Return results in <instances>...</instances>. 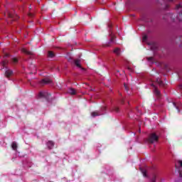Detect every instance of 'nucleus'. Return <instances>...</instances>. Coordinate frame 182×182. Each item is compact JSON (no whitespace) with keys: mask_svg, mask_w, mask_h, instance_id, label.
<instances>
[{"mask_svg":"<svg viewBox=\"0 0 182 182\" xmlns=\"http://www.w3.org/2000/svg\"><path fill=\"white\" fill-rule=\"evenodd\" d=\"M147 143L149 144H153L154 143H157L159 141V136L156 133H151L149 135L148 138L146 139Z\"/></svg>","mask_w":182,"mask_h":182,"instance_id":"1","label":"nucleus"},{"mask_svg":"<svg viewBox=\"0 0 182 182\" xmlns=\"http://www.w3.org/2000/svg\"><path fill=\"white\" fill-rule=\"evenodd\" d=\"M14 75V70L8 68V67H6L4 76L7 77V79H9L12 75Z\"/></svg>","mask_w":182,"mask_h":182,"instance_id":"2","label":"nucleus"},{"mask_svg":"<svg viewBox=\"0 0 182 182\" xmlns=\"http://www.w3.org/2000/svg\"><path fill=\"white\" fill-rule=\"evenodd\" d=\"M5 16H7L9 19H11V21H16V19L18 18V16L12 14L9 11L5 13Z\"/></svg>","mask_w":182,"mask_h":182,"instance_id":"3","label":"nucleus"},{"mask_svg":"<svg viewBox=\"0 0 182 182\" xmlns=\"http://www.w3.org/2000/svg\"><path fill=\"white\" fill-rule=\"evenodd\" d=\"M39 97H44L46 100H49V97H50V94L46 92H40L38 94Z\"/></svg>","mask_w":182,"mask_h":182,"instance_id":"4","label":"nucleus"},{"mask_svg":"<svg viewBox=\"0 0 182 182\" xmlns=\"http://www.w3.org/2000/svg\"><path fill=\"white\" fill-rule=\"evenodd\" d=\"M49 83H52V80L49 78H44L40 81V85L43 86L44 85H49Z\"/></svg>","mask_w":182,"mask_h":182,"instance_id":"5","label":"nucleus"},{"mask_svg":"<svg viewBox=\"0 0 182 182\" xmlns=\"http://www.w3.org/2000/svg\"><path fill=\"white\" fill-rule=\"evenodd\" d=\"M46 144L49 150H52L55 146V142H53V141H48Z\"/></svg>","mask_w":182,"mask_h":182,"instance_id":"6","label":"nucleus"},{"mask_svg":"<svg viewBox=\"0 0 182 182\" xmlns=\"http://www.w3.org/2000/svg\"><path fill=\"white\" fill-rule=\"evenodd\" d=\"M114 39H116V36L111 34V38H110L109 42L107 45H105V46H110L111 43H114Z\"/></svg>","mask_w":182,"mask_h":182,"instance_id":"7","label":"nucleus"},{"mask_svg":"<svg viewBox=\"0 0 182 182\" xmlns=\"http://www.w3.org/2000/svg\"><path fill=\"white\" fill-rule=\"evenodd\" d=\"M21 52L23 53H26V55H33V53L32 51H29L28 50H26V48H22L21 49Z\"/></svg>","mask_w":182,"mask_h":182,"instance_id":"8","label":"nucleus"},{"mask_svg":"<svg viewBox=\"0 0 182 182\" xmlns=\"http://www.w3.org/2000/svg\"><path fill=\"white\" fill-rule=\"evenodd\" d=\"M156 82L158 85L161 86V87H164V86H166V84H164V82H163L160 78H157Z\"/></svg>","mask_w":182,"mask_h":182,"instance_id":"9","label":"nucleus"},{"mask_svg":"<svg viewBox=\"0 0 182 182\" xmlns=\"http://www.w3.org/2000/svg\"><path fill=\"white\" fill-rule=\"evenodd\" d=\"M68 93H70V95H76V90L75 89H73V88H70L68 90Z\"/></svg>","mask_w":182,"mask_h":182,"instance_id":"10","label":"nucleus"},{"mask_svg":"<svg viewBox=\"0 0 182 182\" xmlns=\"http://www.w3.org/2000/svg\"><path fill=\"white\" fill-rule=\"evenodd\" d=\"M154 93L155 95L158 97H160L161 96V93H160V91L159 90V89H157V87H155L154 88Z\"/></svg>","mask_w":182,"mask_h":182,"instance_id":"11","label":"nucleus"},{"mask_svg":"<svg viewBox=\"0 0 182 182\" xmlns=\"http://www.w3.org/2000/svg\"><path fill=\"white\" fill-rule=\"evenodd\" d=\"M18 62H19V60H18L17 58H11V63L13 65H16V63H18Z\"/></svg>","mask_w":182,"mask_h":182,"instance_id":"12","label":"nucleus"},{"mask_svg":"<svg viewBox=\"0 0 182 182\" xmlns=\"http://www.w3.org/2000/svg\"><path fill=\"white\" fill-rule=\"evenodd\" d=\"M74 63L77 68H82V65H80V60H75Z\"/></svg>","mask_w":182,"mask_h":182,"instance_id":"13","label":"nucleus"},{"mask_svg":"<svg viewBox=\"0 0 182 182\" xmlns=\"http://www.w3.org/2000/svg\"><path fill=\"white\" fill-rule=\"evenodd\" d=\"M168 18H171L172 21H176V15L173 14H168Z\"/></svg>","mask_w":182,"mask_h":182,"instance_id":"14","label":"nucleus"},{"mask_svg":"<svg viewBox=\"0 0 182 182\" xmlns=\"http://www.w3.org/2000/svg\"><path fill=\"white\" fill-rule=\"evenodd\" d=\"M91 116L92 117H96V116H100V114L99 113V112L96 111V112H92L91 113Z\"/></svg>","mask_w":182,"mask_h":182,"instance_id":"15","label":"nucleus"},{"mask_svg":"<svg viewBox=\"0 0 182 182\" xmlns=\"http://www.w3.org/2000/svg\"><path fill=\"white\" fill-rule=\"evenodd\" d=\"M114 53H115L117 56H119L120 55V49L119 48H115L114 50Z\"/></svg>","mask_w":182,"mask_h":182,"instance_id":"16","label":"nucleus"},{"mask_svg":"<svg viewBox=\"0 0 182 182\" xmlns=\"http://www.w3.org/2000/svg\"><path fill=\"white\" fill-rule=\"evenodd\" d=\"M11 147H12L13 150H17V149H18V145L16 144V142H13V143H12V145H11Z\"/></svg>","mask_w":182,"mask_h":182,"instance_id":"17","label":"nucleus"},{"mask_svg":"<svg viewBox=\"0 0 182 182\" xmlns=\"http://www.w3.org/2000/svg\"><path fill=\"white\" fill-rule=\"evenodd\" d=\"M48 58H55V53H53L52 51H48Z\"/></svg>","mask_w":182,"mask_h":182,"instance_id":"18","label":"nucleus"},{"mask_svg":"<svg viewBox=\"0 0 182 182\" xmlns=\"http://www.w3.org/2000/svg\"><path fill=\"white\" fill-rule=\"evenodd\" d=\"M9 63V61H8V60H4L2 63L1 65L4 68H5V66H6V65Z\"/></svg>","mask_w":182,"mask_h":182,"instance_id":"19","label":"nucleus"},{"mask_svg":"<svg viewBox=\"0 0 182 182\" xmlns=\"http://www.w3.org/2000/svg\"><path fill=\"white\" fill-rule=\"evenodd\" d=\"M144 177H147V172L146 171V170L140 168Z\"/></svg>","mask_w":182,"mask_h":182,"instance_id":"20","label":"nucleus"},{"mask_svg":"<svg viewBox=\"0 0 182 182\" xmlns=\"http://www.w3.org/2000/svg\"><path fill=\"white\" fill-rule=\"evenodd\" d=\"M156 178H157V175L153 174L152 178L151 179V182H156Z\"/></svg>","mask_w":182,"mask_h":182,"instance_id":"21","label":"nucleus"},{"mask_svg":"<svg viewBox=\"0 0 182 182\" xmlns=\"http://www.w3.org/2000/svg\"><path fill=\"white\" fill-rule=\"evenodd\" d=\"M113 110H114V112H116V113H119V107H114L113 108Z\"/></svg>","mask_w":182,"mask_h":182,"instance_id":"22","label":"nucleus"},{"mask_svg":"<svg viewBox=\"0 0 182 182\" xmlns=\"http://www.w3.org/2000/svg\"><path fill=\"white\" fill-rule=\"evenodd\" d=\"M173 105L174 106V107H176L178 109V112L180 113V109H178V107H177V105L176 104V102H173Z\"/></svg>","mask_w":182,"mask_h":182,"instance_id":"23","label":"nucleus"},{"mask_svg":"<svg viewBox=\"0 0 182 182\" xmlns=\"http://www.w3.org/2000/svg\"><path fill=\"white\" fill-rule=\"evenodd\" d=\"M142 41H143V42H146L147 41V36H144L142 37Z\"/></svg>","mask_w":182,"mask_h":182,"instance_id":"24","label":"nucleus"},{"mask_svg":"<svg viewBox=\"0 0 182 182\" xmlns=\"http://www.w3.org/2000/svg\"><path fill=\"white\" fill-rule=\"evenodd\" d=\"M146 59L147 60H149V62H151L154 60V58L153 57H148Z\"/></svg>","mask_w":182,"mask_h":182,"instance_id":"25","label":"nucleus"},{"mask_svg":"<svg viewBox=\"0 0 182 182\" xmlns=\"http://www.w3.org/2000/svg\"><path fill=\"white\" fill-rule=\"evenodd\" d=\"M34 15H35V14H33V13H29V14H28V16H29L30 18H33Z\"/></svg>","mask_w":182,"mask_h":182,"instance_id":"26","label":"nucleus"},{"mask_svg":"<svg viewBox=\"0 0 182 182\" xmlns=\"http://www.w3.org/2000/svg\"><path fill=\"white\" fill-rule=\"evenodd\" d=\"M178 173H179V177H180V178H182V173H181V171H178Z\"/></svg>","mask_w":182,"mask_h":182,"instance_id":"27","label":"nucleus"},{"mask_svg":"<svg viewBox=\"0 0 182 182\" xmlns=\"http://www.w3.org/2000/svg\"><path fill=\"white\" fill-rule=\"evenodd\" d=\"M176 19H178V20H179V21H181V18H180V17H178V16H176Z\"/></svg>","mask_w":182,"mask_h":182,"instance_id":"28","label":"nucleus"},{"mask_svg":"<svg viewBox=\"0 0 182 182\" xmlns=\"http://www.w3.org/2000/svg\"><path fill=\"white\" fill-rule=\"evenodd\" d=\"M124 86L126 90H129V89L127 88V86L126 85V84H124Z\"/></svg>","mask_w":182,"mask_h":182,"instance_id":"29","label":"nucleus"},{"mask_svg":"<svg viewBox=\"0 0 182 182\" xmlns=\"http://www.w3.org/2000/svg\"><path fill=\"white\" fill-rule=\"evenodd\" d=\"M168 2H174L175 0H166Z\"/></svg>","mask_w":182,"mask_h":182,"instance_id":"30","label":"nucleus"},{"mask_svg":"<svg viewBox=\"0 0 182 182\" xmlns=\"http://www.w3.org/2000/svg\"><path fill=\"white\" fill-rule=\"evenodd\" d=\"M128 70H132V68H130V67H128Z\"/></svg>","mask_w":182,"mask_h":182,"instance_id":"31","label":"nucleus"},{"mask_svg":"<svg viewBox=\"0 0 182 182\" xmlns=\"http://www.w3.org/2000/svg\"><path fill=\"white\" fill-rule=\"evenodd\" d=\"M102 109L103 110H106V107H104Z\"/></svg>","mask_w":182,"mask_h":182,"instance_id":"32","label":"nucleus"},{"mask_svg":"<svg viewBox=\"0 0 182 182\" xmlns=\"http://www.w3.org/2000/svg\"><path fill=\"white\" fill-rule=\"evenodd\" d=\"M166 9H168V5H166Z\"/></svg>","mask_w":182,"mask_h":182,"instance_id":"33","label":"nucleus"},{"mask_svg":"<svg viewBox=\"0 0 182 182\" xmlns=\"http://www.w3.org/2000/svg\"><path fill=\"white\" fill-rule=\"evenodd\" d=\"M6 57L9 56V54H6Z\"/></svg>","mask_w":182,"mask_h":182,"instance_id":"34","label":"nucleus"},{"mask_svg":"<svg viewBox=\"0 0 182 182\" xmlns=\"http://www.w3.org/2000/svg\"><path fill=\"white\" fill-rule=\"evenodd\" d=\"M122 103H123V100L122 101Z\"/></svg>","mask_w":182,"mask_h":182,"instance_id":"35","label":"nucleus"}]
</instances>
